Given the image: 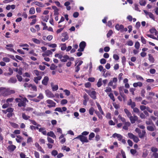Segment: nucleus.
<instances>
[{"label": "nucleus", "instance_id": "obj_10", "mask_svg": "<svg viewBox=\"0 0 158 158\" xmlns=\"http://www.w3.org/2000/svg\"><path fill=\"white\" fill-rule=\"evenodd\" d=\"M130 120L131 123L133 124L135 123L136 121H137L138 119V117L135 115H134L133 116H131L129 118Z\"/></svg>", "mask_w": 158, "mask_h": 158}, {"label": "nucleus", "instance_id": "obj_23", "mask_svg": "<svg viewBox=\"0 0 158 158\" xmlns=\"http://www.w3.org/2000/svg\"><path fill=\"white\" fill-rule=\"evenodd\" d=\"M47 135L48 136H50L53 139H56V136L54 133L52 131H50L47 134Z\"/></svg>", "mask_w": 158, "mask_h": 158}, {"label": "nucleus", "instance_id": "obj_56", "mask_svg": "<svg viewBox=\"0 0 158 158\" xmlns=\"http://www.w3.org/2000/svg\"><path fill=\"white\" fill-rule=\"evenodd\" d=\"M30 128L31 130H38L39 129V127L37 126H35L33 125H31L30 126Z\"/></svg>", "mask_w": 158, "mask_h": 158}, {"label": "nucleus", "instance_id": "obj_41", "mask_svg": "<svg viewBox=\"0 0 158 158\" xmlns=\"http://www.w3.org/2000/svg\"><path fill=\"white\" fill-rule=\"evenodd\" d=\"M140 44L138 41L136 42L135 43V47L137 49H138L140 47Z\"/></svg>", "mask_w": 158, "mask_h": 158}, {"label": "nucleus", "instance_id": "obj_2", "mask_svg": "<svg viewBox=\"0 0 158 158\" xmlns=\"http://www.w3.org/2000/svg\"><path fill=\"white\" fill-rule=\"evenodd\" d=\"M15 93V91L14 90L10 89L9 88L6 89L4 88V90L2 92V94L3 96L6 97L11 94H14Z\"/></svg>", "mask_w": 158, "mask_h": 158}, {"label": "nucleus", "instance_id": "obj_59", "mask_svg": "<svg viewBox=\"0 0 158 158\" xmlns=\"http://www.w3.org/2000/svg\"><path fill=\"white\" fill-rule=\"evenodd\" d=\"M106 117L107 119H111V114L109 112L107 113Z\"/></svg>", "mask_w": 158, "mask_h": 158}, {"label": "nucleus", "instance_id": "obj_38", "mask_svg": "<svg viewBox=\"0 0 158 158\" xmlns=\"http://www.w3.org/2000/svg\"><path fill=\"white\" fill-rule=\"evenodd\" d=\"M62 150H65L66 152H69L70 151V149L69 147H67L66 146H63L62 148Z\"/></svg>", "mask_w": 158, "mask_h": 158}, {"label": "nucleus", "instance_id": "obj_21", "mask_svg": "<svg viewBox=\"0 0 158 158\" xmlns=\"http://www.w3.org/2000/svg\"><path fill=\"white\" fill-rule=\"evenodd\" d=\"M142 86L143 83L140 81H139L137 82H135L133 84V86L135 88H136L138 86L141 87Z\"/></svg>", "mask_w": 158, "mask_h": 158}, {"label": "nucleus", "instance_id": "obj_40", "mask_svg": "<svg viewBox=\"0 0 158 158\" xmlns=\"http://www.w3.org/2000/svg\"><path fill=\"white\" fill-rule=\"evenodd\" d=\"M57 67V66L55 64H52L50 67V69L51 70H53L56 69Z\"/></svg>", "mask_w": 158, "mask_h": 158}, {"label": "nucleus", "instance_id": "obj_6", "mask_svg": "<svg viewBox=\"0 0 158 158\" xmlns=\"http://www.w3.org/2000/svg\"><path fill=\"white\" fill-rule=\"evenodd\" d=\"M78 139L83 143H88L89 141L87 139V137L86 136H83L82 135H79L76 137L74 139Z\"/></svg>", "mask_w": 158, "mask_h": 158}, {"label": "nucleus", "instance_id": "obj_11", "mask_svg": "<svg viewBox=\"0 0 158 158\" xmlns=\"http://www.w3.org/2000/svg\"><path fill=\"white\" fill-rule=\"evenodd\" d=\"M45 92L46 95L48 97L52 98L55 97L54 95L49 90H46Z\"/></svg>", "mask_w": 158, "mask_h": 158}, {"label": "nucleus", "instance_id": "obj_19", "mask_svg": "<svg viewBox=\"0 0 158 158\" xmlns=\"http://www.w3.org/2000/svg\"><path fill=\"white\" fill-rule=\"evenodd\" d=\"M131 123L129 122H126L125 123L123 127V128L125 130H127L128 129V127H129Z\"/></svg>", "mask_w": 158, "mask_h": 158}, {"label": "nucleus", "instance_id": "obj_42", "mask_svg": "<svg viewBox=\"0 0 158 158\" xmlns=\"http://www.w3.org/2000/svg\"><path fill=\"white\" fill-rule=\"evenodd\" d=\"M109 96L110 98L112 100L113 102H114L115 101V99L114 96L113 94L112 93H110L109 95Z\"/></svg>", "mask_w": 158, "mask_h": 158}, {"label": "nucleus", "instance_id": "obj_61", "mask_svg": "<svg viewBox=\"0 0 158 158\" xmlns=\"http://www.w3.org/2000/svg\"><path fill=\"white\" fill-rule=\"evenodd\" d=\"M34 155L36 158H40L39 153L37 151L34 152Z\"/></svg>", "mask_w": 158, "mask_h": 158}, {"label": "nucleus", "instance_id": "obj_13", "mask_svg": "<svg viewBox=\"0 0 158 158\" xmlns=\"http://www.w3.org/2000/svg\"><path fill=\"white\" fill-rule=\"evenodd\" d=\"M112 136L114 138L117 137L119 141H121L123 138V136L117 133L114 134L112 135Z\"/></svg>", "mask_w": 158, "mask_h": 158}, {"label": "nucleus", "instance_id": "obj_63", "mask_svg": "<svg viewBox=\"0 0 158 158\" xmlns=\"http://www.w3.org/2000/svg\"><path fill=\"white\" fill-rule=\"evenodd\" d=\"M14 109L11 107L8 108L6 110V112L9 113H12Z\"/></svg>", "mask_w": 158, "mask_h": 158}, {"label": "nucleus", "instance_id": "obj_9", "mask_svg": "<svg viewBox=\"0 0 158 158\" xmlns=\"http://www.w3.org/2000/svg\"><path fill=\"white\" fill-rule=\"evenodd\" d=\"M64 59H61V61L62 62H66L67 61V60H69L70 61H73L74 60L73 57L69 58L68 55H65L63 56Z\"/></svg>", "mask_w": 158, "mask_h": 158}, {"label": "nucleus", "instance_id": "obj_1", "mask_svg": "<svg viewBox=\"0 0 158 158\" xmlns=\"http://www.w3.org/2000/svg\"><path fill=\"white\" fill-rule=\"evenodd\" d=\"M16 102H18V106L19 107L23 106L25 107L26 105V102H28V101L26 98H23L19 96V98H17L15 99Z\"/></svg>", "mask_w": 158, "mask_h": 158}, {"label": "nucleus", "instance_id": "obj_31", "mask_svg": "<svg viewBox=\"0 0 158 158\" xmlns=\"http://www.w3.org/2000/svg\"><path fill=\"white\" fill-rule=\"evenodd\" d=\"M33 72L35 75L37 76H40V74L41 73L43 74H44V72H40L37 70H34L33 71Z\"/></svg>", "mask_w": 158, "mask_h": 158}, {"label": "nucleus", "instance_id": "obj_28", "mask_svg": "<svg viewBox=\"0 0 158 158\" xmlns=\"http://www.w3.org/2000/svg\"><path fill=\"white\" fill-rule=\"evenodd\" d=\"M22 117L23 119L25 120L30 119L29 118H30V116L26 115L24 113H22Z\"/></svg>", "mask_w": 158, "mask_h": 158}, {"label": "nucleus", "instance_id": "obj_64", "mask_svg": "<svg viewBox=\"0 0 158 158\" xmlns=\"http://www.w3.org/2000/svg\"><path fill=\"white\" fill-rule=\"evenodd\" d=\"M47 140L50 143H53L54 142V140L50 137H48Z\"/></svg>", "mask_w": 158, "mask_h": 158}, {"label": "nucleus", "instance_id": "obj_52", "mask_svg": "<svg viewBox=\"0 0 158 158\" xmlns=\"http://www.w3.org/2000/svg\"><path fill=\"white\" fill-rule=\"evenodd\" d=\"M141 42L143 44H146V40L143 36H141Z\"/></svg>", "mask_w": 158, "mask_h": 158}, {"label": "nucleus", "instance_id": "obj_18", "mask_svg": "<svg viewBox=\"0 0 158 158\" xmlns=\"http://www.w3.org/2000/svg\"><path fill=\"white\" fill-rule=\"evenodd\" d=\"M96 104L101 114L102 115H104V112L103 111L100 105L98 102H96Z\"/></svg>", "mask_w": 158, "mask_h": 158}, {"label": "nucleus", "instance_id": "obj_14", "mask_svg": "<svg viewBox=\"0 0 158 158\" xmlns=\"http://www.w3.org/2000/svg\"><path fill=\"white\" fill-rule=\"evenodd\" d=\"M115 29L118 31H120L121 32H123V25L121 24H117L115 26Z\"/></svg>", "mask_w": 158, "mask_h": 158}, {"label": "nucleus", "instance_id": "obj_45", "mask_svg": "<svg viewBox=\"0 0 158 158\" xmlns=\"http://www.w3.org/2000/svg\"><path fill=\"white\" fill-rule=\"evenodd\" d=\"M32 41L35 43L39 44L40 43V41L39 40L35 38H32Z\"/></svg>", "mask_w": 158, "mask_h": 158}, {"label": "nucleus", "instance_id": "obj_62", "mask_svg": "<svg viewBox=\"0 0 158 158\" xmlns=\"http://www.w3.org/2000/svg\"><path fill=\"white\" fill-rule=\"evenodd\" d=\"M113 58L115 60H118L119 59V57L118 55L114 54L113 56Z\"/></svg>", "mask_w": 158, "mask_h": 158}, {"label": "nucleus", "instance_id": "obj_39", "mask_svg": "<svg viewBox=\"0 0 158 158\" xmlns=\"http://www.w3.org/2000/svg\"><path fill=\"white\" fill-rule=\"evenodd\" d=\"M139 3L141 6H144L146 4V2L145 0H140Z\"/></svg>", "mask_w": 158, "mask_h": 158}, {"label": "nucleus", "instance_id": "obj_3", "mask_svg": "<svg viewBox=\"0 0 158 158\" xmlns=\"http://www.w3.org/2000/svg\"><path fill=\"white\" fill-rule=\"evenodd\" d=\"M135 131L138 134L139 137L140 138H143L146 135V132L144 130H142L141 132V130L139 128H136Z\"/></svg>", "mask_w": 158, "mask_h": 158}, {"label": "nucleus", "instance_id": "obj_25", "mask_svg": "<svg viewBox=\"0 0 158 158\" xmlns=\"http://www.w3.org/2000/svg\"><path fill=\"white\" fill-rule=\"evenodd\" d=\"M41 76H38L35 77L34 78V81L37 84L38 83V81L40 80L42 78Z\"/></svg>", "mask_w": 158, "mask_h": 158}, {"label": "nucleus", "instance_id": "obj_29", "mask_svg": "<svg viewBox=\"0 0 158 158\" xmlns=\"http://www.w3.org/2000/svg\"><path fill=\"white\" fill-rule=\"evenodd\" d=\"M145 123L147 125H152L154 126V127H155V126L152 122V121L150 118H149L148 119V121H146L145 122Z\"/></svg>", "mask_w": 158, "mask_h": 158}, {"label": "nucleus", "instance_id": "obj_35", "mask_svg": "<svg viewBox=\"0 0 158 158\" xmlns=\"http://www.w3.org/2000/svg\"><path fill=\"white\" fill-rule=\"evenodd\" d=\"M102 79L100 78L97 83V85L98 87H100L102 85Z\"/></svg>", "mask_w": 158, "mask_h": 158}, {"label": "nucleus", "instance_id": "obj_47", "mask_svg": "<svg viewBox=\"0 0 158 158\" xmlns=\"http://www.w3.org/2000/svg\"><path fill=\"white\" fill-rule=\"evenodd\" d=\"M136 77L137 79L138 80L143 81L144 80L143 78L141 76L139 75H136Z\"/></svg>", "mask_w": 158, "mask_h": 158}, {"label": "nucleus", "instance_id": "obj_15", "mask_svg": "<svg viewBox=\"0 0 158 158\" xmlns=\"http://www.w3.org/2000/svg\"><path fill=\"white\" fill-rule=\"evenodd\" d=\"M49 80V78L48 76L44 77V79L42 81V84L44 85H47L48 84Z\"/></svg>", "mask_w": 158, "mask_h": 158}, {"label": "nucleus", "instance_id": "obj_32", "mask_svg": "<svg viewBox=\"0 0 158 158\" xmlns=\"http://www.w3.org/2000/svg\"><path fill=\"white\" fill-rule=\"evenodd\" d=\"M35 13V9L34 7H31L29 10V13L30 15H33Z\"/></svg>", "mask_w": 158, "mask_h": 158}, {"label": "nucleus", "instance_id": "obj_37", "mask_svg": "<svg viewBox=\"0 0 158 158\" xmlns=\"http://www.w3.org/2000/svg\"><path fill=\"white\" fill-rule=\"evenodd\" d=\"M42 19L44 21L47 22L48 20L49 19V16L48 15H47L44 17L42 16Z\"/></svg>", "mask_w": 158, "mask_h": 158}, {"label": "nucleus", "instance_id": "obj_36", "mask_svg": "<svg viewBox=\"0 0 158 158\" xmlns=\"http://www.w3.org/2000/svg\"><path fill=\"white\" fill-rule=\"evenodd\" d=\"M94 109L93 107L90 108L89 110V113L91 115H93L94 114Z\"/></svg>", "mask_w": 158, "mask_h": 158}, {"label": "nucleus", "instance_id": "obj_44", "mask_svg": "<svg viewBox=\"0 0 158 158\" xmlns=\"http://www.w3.org/2000/svg\"><path fill=\"white\" fill-rule=\"evenodd\" d=\"M158 149L157 148L152 147L151 148V151L153 152V153H156L158 151Z\"/></svg>", "mask_w": 158, "mask_h": 158}, {"label": "nucleus", "instance_id": "obj_4", "mask_svg": "<svg viewBox=\"0 0 158 158\" xmlns=\"http://www.w3.org/2000/svg\"><path fill=\"white\" fill-rule=\"evenodd\" d=\"M85 91L88 94L90 97L93 99L95 100L97 98L96 92L94 90L92 91L90 90L85 89Z\"/></svg>", "mask_w": 158, "mask_h": 158}, {"label": "nucleus", "instance_id": "obj_22", "mask_svg": "<svg viewBox=\"0 0 158 158\" xmlns=\"http://www.w3.org/2000/svg\"><path fill=\"white\" fill-rule=\"evenodd\" d=\"M16 147L15 145H11L9 146L7 148L8 150L11 152H13L16 149Z\"/></svg>", "mask_w": 158, "mask_h": 158}, {"label": "nucleus", "instance_id": "obj_20", "mask_svg": "<svg viewBox=\"0 0 158 158\" xmlns=\"http://www.w3.org/2000/svg\"><path fill=\"white\" fill-rule=\"evenodd\" d=\"M17 81L16 78L14 77H12L10 78L8 81V82L9 83H15Z\"/></svg>", "mask_w": 158, "mask_h": 158}, {"label": "nucleus", "instance_id": "obj_7", "mask_svg": "<svg viewBox=\"0 0 158 158\" xmlns=\"http://www.w3.org/2000/svg\"><path fill=\"white\" fill-rule=\"evenodd\" d=\"M86 46V43L85 41H82L79 44V48L78 49L79 52H83Z\"/></svg>", "mask_w": 158, "mask_h": 158}, {"label": "nucleus", "instance_id": "obj_57", "mask_svg": "<svg viewBox=\"0 0 158 158\" xmlns=\"http://www.w3.org/2000/svg\"><path fill=\"white\" fill-rule=\"evenodd\" d=\"M34 3L35 5L38 6H39L43 7V4L40 2L36 1L34 2Z\"/></svg>", "mask_w": 158, "mask_h": 158}, {"label": "nucleus", "instance_id": "obj_34", "mask_svg": "<svg viewBox=\"0 0 158 158\" xmlns=\"http://www.w3.org/2000/svg\"><path fill=\"white\" fill-rule=\"evenodd\" d=\"M136 89L133 88H131L129 89V91L133 96L135 95V91L136 90Z\"/></svg>", "mask_w": 158, "mask_h": 158}, {"label": "nucleus", "instance_id": "obj_51", "mask_svg": "<svg viewBox=\"0 0 158 158\" xmlns=\"http://www.w3.org/2000/svg\"><path fill=\"white\" fill-rule=\"evenodd\" d=\"M69 38L68 35L67 34L64 36V38L61 39V41L62 42H64L65 40H68Z\"/></svg>", "mask_w": 158, "mask_h": 158}, {"label": "nucleus", "instance_id": "obj_54", "mask_svg": "<svg viewBox=\"0 0 158 158\" xmlns=\"http://www.w3.org/2000/svg\"><path fill=\"white\" fill-rule=\"evenodd\" d=\"M16 77L19 81L21 82L23 80V78L21 76L19 75V74H17Z\"/></svg>", "mask_w": 158, "mask_h": 158}, {"label": "nucleus", "instance_id": "obj_49", "mask_svg": "<svg viewBox=\"0 0 158 158\" xmlns=\"http://www.w3.org/2000/svg\"><path fill=\"white\" fill-rule=\"evenodd\" d=\"M58 154V152L56 150H52V151L51 152L52 155L54 156H55L57 155Z\"/></svg>", "mask_w": 158, "mask_h": 158}, {"label": "nucleus", "instance_id": "obj_5", "mask_svg": "<svg viewBox=\"0 0 158 158\" xmlns=\"http://www.w3.org/2000/svg\"><path fill=\"white\" fill-rule=\"evenodd\" d=\"M128 135L130 138L133 139V141L136 143H138L139 141L138 137L134 135L132 133H128Z\"/></svg>", "mask_w": 158, "mask_h": 158}, {"label": "nucleus", "instance_id": "obj_58", "mask_svg": "<svg viewBox=\"0 0 158 158\" xmlns=\"http://www.w3.org/2000/svg\"><path fill=\"white\" fill-rule=\"evenodd\" d=\"M113 33V31L112 30H109L106 35L107 37L108 38Z\"/></svg>", "mask_w": 158, "mask_h": 158}, {"label": "nucleus", "instance_id": "obj_27", "mask_svg": "<svg viewBox=\"0 0 158 158\" xmlns=\"http://www.w3.org/2000/svg\"><path fill=\"white\" fill-rule=\"evenodd\" d=\"M155 127H154V126H148L147 127V129L150 131H153L155 130Z\"/></svg>", "mask_w": 158, "mask_h": 158}, {"label": "nucleus", "instance_id": "obj_26", "mask_svg": "<svg viewBox=\"0 0 158 158\" xmlns=\"http://www.w3.org/2000/svg\"><path fill=\"white\" fill-rule=\"evenodd\" d=\"M148 60L150 62L152 63H153L155 61V59L153 56L151 54H148Z\"/></svg>", "mask_w": 158, "mask_h": 158}, {"label": "nucleus", "instance_id": "obj_24", "mask_svg": "<svg viewBox=\"0 0 158 158\" xmlns=\"http://www.w3.org/2000/svg\"><path fill=\"white\" fill-rule=\"evenodd\" d=\"M124 111L127 115V117L129 118L132 116L131 113L127 109H124Z\"/></svg>", "mask_w": 158, "mask_h": 158}, {"label": "nucleus", "instance_id": "obj_16", "mask_svg": "<svg viewBox=\"0 0 158 158\" xmlns=\"http://www.w3.org/2000/svg\"><path fill=\"white\" fill-rule=\"evenodd\" d=\"M67 108L65 107H63L62 109L60 107H57L55 109V111H57L60 112L62 113L63 111H65L67 110Z\"/></svg>", "mask_w": 158, "mask_h": 158}, {"label": "nucleus", "instance_id": "obj_53", "mask_svg": "<svg viewBox=\"0 0 158 158\" xmlns=\"http://www.w3.org/2000/svg\"><path fill=\"white\" fill-rule=\"evenodd\" d=\"M118 118L119 119L121 120V121H122L123 122H126L125 119L124 118L122 117L120 115H119L118 116Z\"/></svg>", "mask_w": 158, "mask_h": 158}, {"label": "nucleus", "instance_id": "obj_8", "mask_svg": "<svg viewBox=\"0 0 158 158\" xmlns=\"http://www.w3.org/2000/svg\"><path fill=\"white\" fill-rule=\"evenodd\" d=\"M46 102L47 104H49L47 105V106L49 108L55 107L56 106V103L51 100H46Z\"/></svg>", "mask_w": 158, "mask_h": 158}, {"label": "nucleus", "instance_id": "obj_43", "mask_svg": "<svg viewBox=\"0 0 158 158\" xmlns=\"http://www.w3.org/2000/svg\"><path fill=\"white\" fill-rule=\"evenodd\" d=\"M8 71L9 72L7 73V75L9 76L11 75L13 73V70L11 68L9 67L8 69Z\"/></svg>", "mask_w": 158, "mask_h": 158}, {"label": "nucleus", "instance_id": "obj_50", "mask_svg": "<svg viewBox=\"0 0 158 158\" xmlns=\"http://www.w3.org/2000/svg\"><path fill=\"white\" fill-rule=\"evenodd\" d=\"M119 94L120 96H121L122 98H123V100L125 101L127 98V97L126 95L124 94L123 93H120Z\"/></svg>", "mask_w": 158, "mask_h": 158}, {"label": "nucleus", "instance_id": "obj_60", "mask_svg": "<svg viewBox=\"0 0 158 158\" xmlns=\"http://www.w3.org/2000/svg\"><path fill=\"white\" fill-rule=\"evenodd\" d=\"M29 54L32 55L33 56H37V54L34 52V50H32L30 51L29 52Z\"/></svg>", "mask_w": 158, "mask_h": 158}, {"label": "nucleus", "instance_id": "obj_55", "mask_svg": "<svg viewBox=\"0 0 158 158\" xmlns=\"http://www.w3.org/2000/svg\"><path fill=\"white\" fill-rule=\"evenodd\" d=\"M112 104L114 108L116 109H117L119 108L120 106L119 105L116 104L115 102H113Z\"/></svg>", "mask_w": 158, "mask_h": 158}, {"label": "nucleus", "instance_id": "obj_17", "mask_svg": "<svg viewBox=\"0 0 158 158\" xmlns=\"http://www.w3.org/2000/svg\"><path fill=\"white\" fill-rule=\"evenodd\" d=\"M35 146L37 148L38 151H40L44 153V150L37 142H36L35 143Z\"/></svg>", "mask_w": 158, "mask_h": 158}, {"label": "nucleus", "instance_id": "obj_33", "mask_svg": "<svg viewBox=\"0 0 158 158\" xmlns=\"http://www.w3.org/2000/svg\"><path fill=\"white\" fill-rule=\"evenodd\" d=\"M17 138L16 139V140L18 143H20L21 141L22 138L20 135H17Z\"/></svg>", "mask_w": 158, "mask_h": 158}, {"label": "nucleus", "instance_id": "obj_46", "mask_svg": "<svg viewBox=\"0 0 158 158\" xmlns=\"http://www.w3.org/2000/svg\"><path fill=\"white\" fill-rule=\"evenodd\" d=\"M95 136V134L93 132H92L90 133L89 135V140H91Z\"/></svg>", "mask_w": 158, "mask_h": 158}, {"label": "nucleus", "instance_id": "obj_30", "mask_svg": "<svg viewBox=\"0 0 158 158\" xmlns=\"http://www.w3.org/2000/svg\"><path fill=\"white\" fill-rule=\"evenodd\" d=\"M51 85L52 87V90L53 91H55L58 90V86L57 85H53V83H51Z\"/></svg>", "mask_w": 158, "mask_h": 158}, {"label": "nucleus", "instance_id": "obj_12", "mask_svg": "<svg viewBox=\"0 0 158 158\" xmlns=\"http://www.w3.org/2000/svg\"><path fill=\"white\" fill-rule=\"evenodd\" d=\"M127 105L128 106H131L132 109L133 108L136 106V104L135 102H133L131 99H130L129 101L127 102Z\"/></svg>", "mask_w": 158, "mask_h": 158}, {"label": "nucleus", "instance_id": "obj_48", "mask_svg": "<svg viewBox=\"0 0 158 158\" xmlns=\"http://www.w3.org/2000/svg\"><path fill=\"white\" fill-rule=\"evenodd\" d=\"M146 93L144 89H143L141 91V96L144 98L145 97V94Z\"/></svg>", "mask_w": 158, "mask_h": 158}]
</instances>
